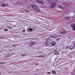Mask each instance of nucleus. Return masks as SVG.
Returning <instances> with one entry per match:
<instances>
[{
    "instance_id": "1",
    "label": "nucleus",
    "mask_w": 75,
    "mask_h": 75,
    "mask_svg": "<svg viewBox=\"0 0 75 75\" xmlns=\"http://www.w3.org/2000/svg\"><path fill=\"white\" fill-rule=\"evenodd\" d=\"M32 8H33L36 11H37V12H40V10L37 6V5H33L32 6Z\"/></svg>"
},
{
    "instance_id": "2",
    "label": "nucleus",
    "mask_w": 75,
    "mask_h": 75,
    "mask_svg": "<svg viewBox=\"0 0 75 75\" xmlns=\"http://www.w3.org/2000/svg\"><path fill=\"white\" fill-rule=\"evenodd\" d=\"M56 5L57 4L54 3H53L51 5L50 7H51V8H54V7H55V6H56Z\"/></svg>"
},
{
    "instance_id": "3",
    "label": "nucleus",
    "mask_w": 75,
    "mask_h": 75,
    "mask_svg": "<svg viewBox=\"0 0 75 75\" xmlns=\"http://www.w3.org/2000/svg\"><path fill=\"white\" fill-rule=\"evenodd\" d=\"M36 1H37V2L38 3H40V4H44V3L42 2V1H40L39 0H36Z\"/></svg>"
},
{
    "instance_id": "4",
    "label": "nucleus",
    "mask_w": 75,
    "mask_h": 75,
    "mask_svg": "<svg viewBox=\"0 0 75 75\" xmlns=\"http://www.w3.org/2000/svg\"><path fill=\"white\" fill-rule=\"evenodd\" d=\"M2 7H7V6H8V4H7L3 3L2 4Z\"/></svg>"
},
{
    "instance_id": "5",
    "label": "nucleus",
    "mask_w": 75,
    "mask_h": 75,
    "mask_svg": "<svg viewBox=\"0 0 75 75\" xmlns=\"http://www.w3.org/2000/svg\"><path fill=\"white\" fill-rule=\"evenodd\" d=\"M57 7H59V8H61V9H62V10H65V8L62 7L59 5H57Z\"/></svg>"
},
{
    "instance_id": "6",
    "label": "nucleus",
    "mask_w": 75,
    "mask_h": 75,
    "mask_svg": "<svg viewBox=\"0 0 75 75\" xmlns=\"http://www.w3.org/2000/svg\"><path fill=\"white\" fill-rule=\"evenodd\" d=\"M51 44L53 46H55L56 45V42H53L51 43Z\"/></svg>"
},
{
    "instance_id": "7",
    "label": "nucleus",
    "mask_w": 75,
    "mask_h": 75,
    "mask_svg": "<svg viewBox=\"0 0 75 75\" xmlns=\"http://www.w3.org/2000/svg\"><path fill=\"white\" fill-rule=\"evenodd\" d=\"M68 48H69V46H64V49H67Z\"/></svg>"
},
{
    "instance_id": "8",
    "label": "nucleus",
    "mask_w": 75,
    "mask_h": 75,
    "mask_svg": "<svg viewBox=\"0 0 75 75\" xmlns=\"http://www.w3.org/2000/svg\"><path fill=\"white\" fill-rule=\"evenodd\" d=\"M67 32L66 31H62L61 32V33L62 34H67Z\"/></svg>"
},
{
    "instance_id": "9",
    "label": "nucleus",
    "mask_w": 75,
    "mask_h": 75,
    "mask_svg": "<svg viewBox=\"0 0 75 75\" xmlns=\"http://www.w3.org/2000/svg\"><path fill=\"white\" fill-rule=\"evenodd\" d=\"M48 2L49 3H53L52 0H48Z\"/></svg>"
},
{
    "instance_id": "10",
    "label": "nucleus",
    "mask_w": 75,
    "mask_h": 75,
    "mask_svg": "<svg viewBox=\"0 0 75 75\" xmlns=\"http://www.w3.org/2000/svg\"><path fill=\"white\" fill-rule=\"evenodd\" d=\"M51 37L53 38H57V36H55V35H52Z\"/></svg>"
},
{
    "instance_id": "11",
    "label": "nucleus",
    "mask_w": 75,
    "mask_h": 75,
    "mask_svg": "<svg viewBox=\"0 0 75 75\" xmlns=\"http://www.w3.org/2000/svg\"><path fill=\"white\" fill-rule=\"evenodd\" d=\"M52 74H54V75H55L56 74V72L54 70L52 71Z\"/></svg>"
},
{
    "instance_id": "12",
    "label": "nucleus",
    "mask_w": 75,
    "mask_h": 75,
    "mask_svg": "<svg viewBox=\"0 0 75 75\" xmlns=\"http://www.w3.org/2000/svg\"><path fill=\"white\" fill-rule=\"evenodd\" d=\"M74 26H75V23H74L71 24V27H74Z\"/></svg>"
},
{
    "instance_id": "13",
    "label": "nucleus",
    "mask_w": 75,
    "mask_h": 75,
    "mask_svg": "<svg viewBox=\"0 0 75 75\" xmlns=\"http://www.w3.org/2000/svg\"><path fill=\"white\" fill-rule=\"evenodd\" d=\"M45 55H40L38 56V57H45Z\"/></svg>"
},
{
    "instance_id": "14",
    "label": "nucleus",
    "mask_w": 75,
    "mask_h": 75,
    "mask_svg": "<svg viewBox=\"0 0 75 75\" xmlns=\"http://www.w3.org/2000/svg\"><path fill=\"white\" fill-rule=\"evenodd\" d=\"M35 44V43H34V42H31L30 43V45H34Z\"/></svg>"
},
{
    "instance_id": "15",
    "label": "nucleus",
    "mask_w": 75,
    "mask_h": 75,
    "mask_svg": "<svg viewBox=\"0 0 75 75\" xmlns=\"http://www.w3.org/2000/svg\"><path fill=\"white\" fill-rule=\"evenodd\" d=\"M54 54H55L56 55H59V52L57 51L56 52H54Z\"/></svg>"
},
{
    "instance_id": "16",
    "label": "nucleus",
    "mask_w": 75,
    "mask_h": 75,
    "mask_svg": "<svg viewBox=\"0 0 75 75\" xmlns=\"http://www.w3.org/2000/svg\"><path fill=\"white\" fill-rule=\"evenodd\" d=\"M68 48H70V50H72L73 49V46H71L70 47H69Z\"/></svg>"
},
{
    "instance_id": "17",
    "label": "nucleus",
    "mask_w": 75,
    "mask_h": 75,
    "mask_svg": "<svg viewBox=\"0 0 75 75\" xmlns=\"http://www.w3.org/2000/svg\"><path fill=\"white\" fill-rule=\"evenodd\" d=\"M53 3H56V2H57V0H52Z\"/></svg>"
},
{
    "instance_id": "18",
    "label": "nucleus",
    "mask_w": 75,
    "mask_h": 75,
    "mask_svg": "<svg viewBox=\"0 0 75 75\" xmlns=\"http://www.w3.org/2000/svg\"><path fill=\"white\" fill-rule=\"evenodd\" d=\"M61 35H55V37H57L56 38H57V37H60Z\"/></svg>"
},
{
    "instance_id": "19",
    "label": "nucleus",
    "mask_w": 75,
    "mask_h": 75,
    "mask_svg": "<svg viewBox=\"0 0 75 75\" xmlns=\"http://www.w3.org/2000/svg\"><path fill=\"white\" fill-rule=\"evenodd\" d=\"M66 19H69L70 18V17L69 16L66 17H65Z\"/></svg>"
},
{
    "instance_id": "20",
    "label": "nucleus",
    "mask_w": 75,
    "mask_h": 75,
    "mask_svg": "<svg viewBox=\"0 0 75 75\" xmlns=\"http://www.w3.org/2000/svg\"><path fill=\"white\" fill-rule=\"evenodd\" d=\"M73 30L74 31H75V26H74V27H73Z\"/></svg>"
},
{
    "instance_id": "21",
    "label": "nucleus",
    "mask_w": 75,
    "mask_h": 75,
    "mask_svg": "<svg viewBox=\"0 0 75 75\" xmlns=\"http://www.w3.org/2000/svg\"><path fill=\"white\" fill-rule=\"evenodd\" d=\"M29 30L30 31H33V29L31 28H30L29 29Z\"/></svg>"
},
{
    "instance_id": "22",
    "label": "nucleus",
    "mask_w": 75,
    "mask_h": 75,
    "mask_svg": "<svg viewBox=\"0 0 75 75\" xmlns=\"http://www.w3.org/2000/svg\"><path fill=\"white\" fill-rule=\"evenodd\" d=\"M0 64H4V63L0 62Z\"/></svg>"
},
{
    "instance_id": "23",
    "label": "nucleus",
    "mask_w": 75,
    "mask_h": 75,
    "mask_svg": "<svg viewBox=\"0 0 75 75\" xmlns=\"http://www.w3.org/2000/svg\"><path fill=\"white\" fill-rule=\"evenodd\" d=\"M50 39V38H47V39L46 40L47 41H48V40H49Z\"/></svg>"
},
{
    "instance_id": "24",
    "label": "nucleus",
    "mask_w": 75,
    "mask_h": 75,
    "mask_svg": "<svg viewBox=\"0 0 75 75\" xmlns=\"http://www.w3.org/2000/svg\"><path fill=\"white\" fill-rule=\"evenodd\" d=\"M72 18H73V19H74V18H75V16H73L72 17Z\"/></svg>"
},
{
    "instance_id": "25",
    "label": "nucleus",
    "mask_w": 75,
    "mask_h": 75,
    "mask_svg": "<svg viewBox=\"0 0 75 75\" xmlns=\"http://www.w3.org/2000/svg\"><path fill=\"white\" fill-rule=\"evenodd\" d=\"M4 31H7V29H5L4 30Z\"/></svg>"
},
{
    "instance_id": "26",
    "label": "nucleus",
    "mask_w": 75,
    "mask_h": 75,
    "mask_svg": "<svg viewBox=\"0 0 75 75\" xmlns=\"http://www.w3.org/2000/svg\"><path fill=\"white\" fill-rule=\"evenodd\" d=\"M60 39H61V38H59L57 39L58 40H60Z\"/></svg>"
},
{
    "instance_id": "27",
    "label": "nucleus",
    "mask_w": 75,
    "mask_h": 75,
    "mask_svg": "<svg viewBox=\"0 0 75 75\" xmlns=\"http://www.w3.org/2000/svg\"><path fill=\"white\" fill-rule=\"evenodd\" d=\"M72 75H75V73H73L72 74Z\"/></svg>"
},
{
    "instance_id": "28",
    "label": "nucleus",
    "mask_w": 75,
    "mask_h": 75,
    "mask_svg": "<svg viewBox=\"0 0 75 75\" xmlns=\"http://www.w3.org/2000/svg\"><path fill=\"white\" fill-rule=\"evenodd\" d=\"M25 11H26V12H28V10H25Z\"/></svg>"
},
{
    "instance_id": "29",
    "label": "nucleus",
    "mask_w": 75,
    "mask_h": 75,
    "mask_svg": "<svg viewBox=\"0 0 75 75\" xmlns=\"http://www.w3.org/2000/svg\"><path fill=\"white\" fill-rule=\"evenodd\" d=\"M47 74H50V72H47Z\"/></svg>"
},
{
    "instance_id": "30",
    "label": "nucleus",
    "mask_w": 75,
    "mask_h": 75,
    "mask_svg": "<svg viewBox=\"0 0 75 75\" xmlns=\"http://www.w3.org/2000/svg\"><path fill=\"white\" fill-rule=\"evenodd\" d=\"M38 65V63H37L36 64V65Z\"/></svg>"
},
{
    "instance_id": "31",
    "label": "nucleus",
    "mask_w": 75,
    "mask_h": 75,
    "mask_svg": "<svg viewBox=\"0 0 75 75\" xmlns=\"http://www.w3.org/2000/svg\"><path fill=\"white\" fill-rule=\"evenodd\" d=\"M23 31H25V30H23Z\"/></svg>"
},
{
    "instance_id": "32",
    "label": "nucleus",
    "mask_w": 75,
    "mask_h": 75,
    "mask_svg": "<svg viewBox=\"0 0 75 75\" xmlns=\"http://www.w3.org/2000/svg\"><path fill=\"white\" fill-rule=\"evenodd\" d=\"M23 56V55H22V56Z\"/></svg>"
},
{
    "instance_id": "33",
    "label": "nucleus",
    "mask_w": 75,
    "mask_h": 75,
    "mask_svg": "<svg viewBox=\"0 0 75 75\" xmlns=\"http://www.w3.org/2000/svg\"><path fill=\"white\" fill-rule=\"evenodd\" d=\"M0 39H1V38H0Z\"/></svg>"
},
{
    "instance_id": "34",
    "label": "nucleus",
    "mask_w": 75,
    "mask_h": 75,
    "mask_svg": "<svg viewBox=\"0 0 75 75\" xmlns=\"http://www.w3.org/2000/svg\"><path fill=\"white\" fill-rule=\"evenodd\" d=\"M61 34V33H60Z\"/></svg>"
}]
</instances>
